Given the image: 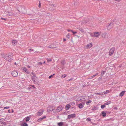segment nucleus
I'll return each mask as SVG.
<instances>
[{
	"instance_id": "nucleus-1",
	"label": "nucleus",
	"mask_w": 126,
	"mask_h": 126,
	"mask_svg": "<svg viewBox=\"0 0 126 126\" xmlns=\"http://www.w3.org/2000/svg\"><path fill=\"white\" fill-rule=\"evenodd\" d=\"M12 56V54L11 53H9L8 55H3L2 56L3 58L6 61L9 62H10L11 60Z\"/></svg>"
},
{
	"instance_id": "nucleus-2",
	"label": "nucleus",
	"mask_w": 126,
	"mask_h": 126,
	"mask_svg": "<svg viewBox=\"0 0 126 126\" xmlns=\"http://www.w3.org/2000/svg\"><path fill=\"white\" fill-rule=\"evenodd\" d=\"M42 13L47 19L48 20L50 19L51 17V16L50 14L46 13L45 12H43Z\"/></svg>"
},
{
	"instance_id": "nucleus-3",
	"label": "nucleus",
	"mask_w": 126,
	"mask_h": 126,
	"mask_svg": "<svg viewBox=\"0 0 126 126\" xmlns=\"http://www.w3.org/2000/svg\"><path fill=\"white\" fill-rule=\"evenodd\" d=\"M63 108L61 105H60L57 107V109L53 111V112L54 113H56L57 112H60L63 109Z\"/></svg>"
},
{
	"instance_id": "nucleus-4",
	"label": "nucleus",
	"mask_w": 126,
	"mask_h": 126,
	"mask_svg": "<svg viewBox=\"0 0 126 126\" xmlns=\"http://www.w3.org/2000/svg\"><path fill=\"white\" fill-rule=\"evenodd\" d=\"M79 98V99H78L77 101H86L87 100V96H80L78 97Z\"/></svg>"
},
{
	"instance_id": "nucleus-5",
	"label": "nucleus",
	"mask_w": 126,
	"mask_h": 126,
	"mask_svg": "<svg viewBox=\"0 0 126 126\" xmlns=\"http://www.w3.org/2000/svg\"><path fill=\"white\" fill-rule=\"evenodd\" d=\"M47 110L48 112H50L52 111H53H53L55 110V109L54 108L53 106H49L47 108Z\"/></svg>"
},
{
	"instance_id": "nucleus-6",
	"label": "nucleus",
	"mask_w": 126,
	"mask_h": 126,
	"mask_svg": "<svg viewBox=\"0 0 126 126\" xmlns=\"http://www.w3.org/2000/svg\"><path fill=\"white\" fill-rule=\"evenodd\" d=\"M76 116V114L75 113L72 114L68 115L67 119H69L70 118H74Z\"/></svg>"
},
{
	"instance_id": "nucleus-7",
	"label": "nucleus",
	"mask_w": 126,
	"mask_h": 126,
	"mask_svg": "<svg viewBox=\"0 0 126 126\" xmlns=\"http://www.w3.org/2000/svg\"><path fill=\"white\" fill-rule=\"evenodd\" d=\"M44 110L43 109H42L40 110L37 113V115L39 116L41 115L43 113Z\"/></svg>"
},
{
	"instance_id": "nucleus-8",
	"label": "nucleus",
	"mask_w": 126,
	"mask_h": 126,
	"mask_svg": "<svg viewBox=\"0 0 126 126\" xmlns=\"http://www.w3.org/2000/svg\"><path fill=\"white\" fill-rule=\"evenodd\" d=\"M115 50V48L113 47L111 48L109 51V55L110 56H111L114 53V51Z\"/></svg>"
},
{
	"instance_id": "nucleus-9",
	"label": "nucleus",
	"mask_w": 126,
	"mask_h": 126,
	"mask_svg": "<svg viewBox=\"0 0 126 126\" xmlns=\"http://www.w3.org/2000/svg\"><path fill=\"white\" fill-rule=\"evenodd\" d=\"M100 35V33L99 32H95L94 33V34L93 35H91V36L94 37H98Z\"/></svg>"
},
{
	"instance_id": "nucleus-10",
	"label": "nucleus",
	"mask_w": 126,
	"mask_h": 126,
	"mask_svg": "<svg viewBox=\"0 0 126 126\" xmlns=\"http://www.w3.org/2000/svg\"><path fill=\"white\" fill-rule=\"evenodd\" d=\"M116 19L114 20L113 21H112L110 24L108 25V29H110L112 28L113 24V23L115 22Z\"/></svg>"
},
{
	"instance_id": "nucleus-11",
	"label": "nucleus",
	"mask_w": 126,
	"mask_h": 126,
	"mask_svg": "<svg viewBox=\"0 0 126 126\" xmlns=\"http://www.w3.org/2000/svg\"><path fill=\"white\" fill-rule=\"evenodd\" d=\"M12 74L14 77H16L18 75L17 72L16 71H13L12 73Z\"/></svg>"
},
{
	"instance_id": "nucleus-12",
	"label": "nucleus",
	"mask_w": 126,
	"mask_h": 126,
	"mask_svg": "<svg viewBox=\"0 0 126 126\" xmlns=\"http://www.w3.org/2000/svg\"><path fill=\"white\" fill-rule=\"evenodd\" d=\"M92 46V43H90L87 44L85 47V49H89L91 48Z\"/></svg>"
},
{
	"instance_id": "nucleus-13",
	"label": "nucleus",
	"mask_w": 126,
	"mask_h": 126,
	"mask_svg": "<svg viewBox=\"0 0 126 126\" xmlns=\"http://www.w3.org/2000/svg\"><path fill=\"white\" fill-rule=\"evenodd\" d=\"M5 13L9 16H12L14 14L12 12H6Z\"/></svg>"
},
{
	"instance_id": "nucleus-14",
	"label": "nucleus",
	"mask_w": 126,
	"mask_h": 126,
	"mask_svg": "<svg viewBox=\"0 0 126 126\" xmlns=\"http://www.w3.org/2000/svg\"><path fill=\"white\" fill-rule=\"evenodd\" d=\"M23 71L26 72L27 74H29L30 73L29 71L28 70H27L26 68L25 67L23 68Z\"/></svg>"
},
{
	"instance_id": "nucleus-15",
	"label": "nucleus",
	"mask_w": 126,
	"mask_h": 126,
	"mask_svg": "<svg viewBox=\"0 0 126 126\" xmlns=\"http://www.w3.org/2000/svg\"><path fill=\"white\" fill-rule=\"evenodd\" d=\"M126 92V91H122L121 93H120L119 96L121 97L123 96L124 94H125Z\"/></svg>"
},
{
	"instance_id": "nucleus-16",
	"label": "nucleus",
	"mask_w": 126,
	"mask_h": 126,
	"mask_svg": "<svg viewBox=\"0 0 126 126\" xmlns=\"http://www.w3.org/2000/svg\"><path fill=\"white\" fill-rule=\"evenodd\" d=\"M102 36L103 38H106L107 37V34L106 33H104L102 34Z\"/></svg>"
},
{
	"instance_id": "nucleus-17",
	"label": "nucleus",
	"mask_w": 126,
	"mask_h": 126,
	"mask_svg": "<svg viewBox=\"0 0 126 126\" xmlns=\"http://www.w3.org/2000/svg\"><path fill=\"white\" fill-rule=\"evenodd\" d=\"M70 108V105L69 104H67L66 105L65 108L66 110H68Z\"/></svg>"
},
{
	"instance_id": "nucleus-18",
	"label": "nucleus",
	"mask_w": 126,
	"mask_h": 126,
	"mask_svg": "<svg viewBox=\"0 0 126 126\" xmlns=\"http://www.w3.org/2000/svg\"><path fill=\"white\" fill-rule=\"evenodd\" d=\"M63 122H61L58 123L57 125L58 126H63Z\"/></svg>"
},
{
	"instance_id": "nucleus-19",
	"label": "nucleus",
	"mask_w": 126,
	"mask_h": 126,
	"mask_svg": "<svg viewBox=\"0 0 126 126\" xmlns=\"http://www.w3.org/2000/svg\"><path fill=\"white\" fill-rule=\"evenodd\" d=\"M31 116H27L25 118V121L26 122H28L30 120V117Z\"/></svg>"
},
{
	"instance_id": "nucleus-20",
	"label": "nucleus",
	"mask_w": 126,
	"mask_h": 126,
	"mask_svg": "<svg viewBox=\"0 0 126 126\" xmlns=\"http://www.w3.org/2000/svg\"><path fill=\"white\" fill-rule=\"evenodd\" d=\"M111 91L110 90H107L106 91H104L103 93H104V94H106L108 93H110Z\"/></svg>"
},
{
	"instance_id": "nucleus-21",
	"label": "nucleus",
	"mask_w": 126,
	"mask_h": 126,
	"mask_svg": "<svg viewBox=\"0 0 126 126\" xmlns=\"http://www.w3.org/2000/svg\"><path fill=\"white\" fill-rule=\"evenodd\" d=\"M102 115L104 117H105L106 116V114L104 111H102L101 112Z\"/></svg>"
},
{
	"instance_id": "nucleus-22",
	"label": "nucleus",
	"mask_w": 126,
	"mask_h": 126,
	"mask_svg": "<svg viewBox=\"0 0 126 126\" xmlns=\"http://www.w3.org/2000/svg\"><path fill=\"white\" fill-rule=\"evenodd\" d=\"M79 29V30L81 32L84 33V31L83 29L81 28H78Z\"/></svg>"
},
{
	"instance_id": "nucleus-23",
	"label": "nucleus",
	"mask_w": 126,
	"mask_h": 126,
	"mask_svg": "<svg viewBox=\"0 0 126 126\" xmlns=\"http://www.w3.org/2000/svg\"><path fill=\"white\" fill-rule=\"evenodd\" d=\"M17 41L15 40H13L12 41V43L13 44H15L17 43Z\"/></svg>"
},
{
	"instance_id": "nucleus-24",
	"label": "nucleus",
	"mask_w": 126,
	"mask_h": 126,
	"mask_svg": "<svg viewBox=\"0 0 126 126\" xmlns=\"http://www.w3.org/2000/svg\"><path fill=\"white\" fill-rule=\"evenodd\" d=\"M22 126H28V125L26 123L24 122L23 123L21 124Z\"/></svg>"
},
{
	"instance_id": "nucleus-25",
	"label": "nucleus",
	"mask_w": 126,
	"mask_h": 126,
	"mask_svg": "<svg viewBox=\"0 0 126 126\" xmlns=\"http://www.w3.org/2000/svg\"><path fill=\"white\" fill-rule=\"evenodd\" d=\"M79 107L80 109H81L83 108V105L82 104L80 103L79 105Z\"/></svg>"
},
{
	"instance_id": "nucleus-26",
	"label": "nucleus",
	"mask_w": 126,
	"mask_h": 126,
	"mask_svg": "<svg viewBox=\"0 0 126 126\" xmlns=\"http://www.w3.org/2000/svg\"><path fill=\"white\" fill-rule=\"evenodd\" d=\"M92 102V101L90 100H89L86 102V104L87 105H89V104L91 103Z\"/></svg>"
},
{
	"instance_id": "nucleus-27",
	"label": "nucleus",
	"mask_w": 126,
	"mask_h": 126,
	"mask_svg": "<svg viewBox=\"0 0 126 126\" xmlns=\"http://www.w3.org/2000/svg\"><path fill=\"white\" fill-rule=\"evenodd\" d=\"M105 73V71H102L101 72V76L102 77L103 75Z\"/></svg>"
},
{
	"instance_id": "nucleus-28",
	"label": "nucleus",
	"mask_w": 126,
	"mask_h": 126,
	"mask_svg": "<svg viewBox=\"0 0 126 126\" xmlns=\"http://www.w3.org/2000/svg\"><path fill=\"white\" fill-rule=\"evenodd\" d=\"M63 126H68V124L65 123V122H63Z\"/></svg>"
},
{
	"instance_id": "nucleus-29",
	"label": "nucleus",
	"mask_w": 126,
	"mask_h": 126,
	"mask_svg": "<svg viewBox=\"0 0 126 126\" xmlns=\"http://www.w3.org/2000/svg\"><path fill=\"white\" fill-rule=\"evenodd\" d=\"M111 103V102L110 101H109L108 102H107L105 103L104 104L105 105H108L109 104H110Z\"/></svg>"
},
{
	"instance_id": "nucleus-30",
	"label": "nucleus",
	"mask_w": 126,
	"mask_h": 126,
	"mask_svg": "<svg viewBox=\"0 0 126 126\" xmlns=\"http://www.w3.org/2000/svg\"><path fill=\"white\" fill-rule=\"evenodd\" d=\"M106 107L105 105L104 104V105H102L101 106V108L102 109H104V108Z\"/></svg>"
},
{
	"instance_id": "nucleus-31",
	"label": "nucleus",
	"mask_w": 126,
	"mask_h": 126,
	"mask_svg": "<svg viewBox=\"0 0 126 126\" xmlns=\"http://www.w3.org/2000/svg\"><path fill=\"white\" fill-rule=\"evenodd\" d=\"M91 120V118L89 117L86 120V121L87 122H89V121H90Z\"/></svg>"
},
{
	"instance_id": "nucleus-32",
	"label": "nucleus",
	"mask_w": 126,
	"mask_h": 126,
	"mask_svg": "<svg viewBox=\"0 0 126 126\" xmlns=\"http://www.w3.org/2000/svg\"><path fill=\"white\" fill-rule=\"evenodd\" d=\"M66 75H65V74H64L62 75L61 76V78H65V77H66Z\"/></svg>"
},
{
	"instance_id": "nucleus-33",
	"label": "nucleus",
	"mask_w": 126,
	"mask_h": 126,
	"mask_svg": "<svg viewBox=\"0 0 126 126\" xmlns=\"http://www.w3.org/2000/svg\"><path fill=\"white\" fill-rule=\"evenodd\" d=\"M61 63L62 64L64 65L65 64V63L64 60H63L62 61Z\"/></svg>"
},
{
	"instance_id": "nucleus-34",
	"label": "nucleus",
	"mask_w": 126,
	"mask_h": 126,
	"mask_svg": "<svg viewBox=\"0 0 126 126\" xmlns=\"http://www.w3.org/2000/svg\"><path fill=\"white\" fill-rule=\"evenodd\" d=\"M32 80L34 82L35 81V78L33 76H32Z\"/></svg>"
},
{
	"instance_id": "nucleus-35",
	"label": "nucleus",
	"mask_w": 126,
	"mask_h": 126,
	"mask_svg": "<svg viewBox=\"0 0 126 126\" xmlns=\"http://www.w3.org/2000/svg\"><path fill=\"white\" fill-rule=\"evenodd\" d=\"M48 47L49 48H55L54 47H52V45H51L49 46Z\"/></svg>"
},
{
	"instance_id": "nucleus-36",
	"label": "nucleus",
	"mask_w": 126,
	"mask_h": 126,
	"mask_svg": "<svg viewBox=\"0 0 126 126\" xmlns=\"http://www.w3.org/2000/svg\"><path fill=\"white\" fill-rule=\"evenodd\" d=\"M70 34H67L66 35V37L68 38L69 39L70 38Z\"/></svg>"
},
{
	"instance_id": "nucleus-37",
	"label": "nucleus",
	"mask_w": 126,
	"mask_h": 126,
	"mask_svg": "<svg viewBox=\"0 0 126 126\" xmlns=\"http://www.w3.org/2000/svg\"><path fill=\"white\" fill-rule=\"evenodd\" d=\"M46 116H43L41 117V119H42L46 118Z\"/></svg>"
},
{
	"instance_id": "nucleus-38",
	"label": "nucleus",
	"mask_w": 126,
	"mask_h": 126,
	"mask_svg": "<svg viewBox=\"0 0 126 126\" xmlns=\"http://www.w3.org/2000/svg\"><path fill=\"white\" fill-rule=\"evenodd\" d=\"M47 61L48 62H50L52 60L51 59H47Z\"/></svg>"
},
{
	"instance_id": "nucleus-39",
	"label": "nucleus",
	"mask_w": 126,
	"mask_h": 126,
	"mask_svg": "<svg viewBox=\"0 0 126 126\" xmlns=\"http://www.w3.org/2000/svg\"><path fill=\"white\" fill-rule=\"evenodd\" d=\"M71 32H72L73 33V34H74L77 33V32H74L73 30L71 31Z\"/></svg>"
},
{
	"instance_id": "nucleus-40",
	"label": "nucleus",
	"mask_w": 126,
	"mask_h": 126,
	"mask_svg": "<svg viewBox=\"0 0 126 126\" xmlns=\"http://www.w3.org/2000/svg\"><path fill=\"white\" fill-rule=\"evenodd\" d=\"M96 94H98L99 95H103V94L102 93H97Z\"/></svg>"
},
{
	"instance_id": "nucleus-41",
	"label": "nucleus",
	"mask_w": 126,
	"mask_h": 126,
	"mask_svg": "<svg viewBox=\"0 0 126 126\" xmlns=\"http://www.w3.org/2000/svg\"><path fill=\"white\" fill-rule=\"evenodd\" d=\"M42 120V119H41V117L40 118H39L38 120V122H40Z\"/></svg>"
},
{
	"instance_id": "nucleus-42",
	"label": "nucleus",
	"mask_w": 126,
	"mask_h": 126,
	"mask_svg": "<svg viewBox=\"0 0 126 126\" xmlns=\"http://www.w3.org/2000/svg\"><path fill=\"white\" fill-rule=\"evenodd\" d=\"M10 107H4V109H8Z\"/></svg>"
},
{
	"instance_id": "nucleus-43",
	"label": "nucleus",
	"mask_w": 126,
	"mask_h": 126,
	"mask_svg": "<svg viewBox=\"0 0 126 126\" xmlns=\"http://www.w3.org/2000/svg\"><path fill=\"white\" fill-rule=\"evenodd\" d=\"M73 79L72 78H71L69 79H68L67 81H70L72 80Z\"/></svg>"
},
{
	"instance_id": "nucleus-44",
	"label": "nucleus",
	"mask_w": 126,
	"mask_h": 126,
	"mask_svg": "<svg viewBox=\"0 0 126 126\" xmlns=\"http://www.w3.org/2000/svg\"><path fill=\"white\" fill-rule=\"evenodd\" d=\"M1 123H2V125H6V123L5 122H2Z\"/></svg>"
},
{
	"instance_id": "nucleus-45",
	"label": "nucleus",
	"mask_w": 126,
	"mask_h": 126,
	"mask_svg": "<svg viewBox=\"0 0 126 126\" xmlns=\"http://www.w3.org/2000/svg\"><path fill=\"white\" fill-rule=\"evenodd\" d=\"M32 73L34 77H36V76L35 75V74L33 72H32Z\"/></svg>"
},
{
	"instance_id": "nucleus-46",
	"label": "nucleus",
	"mask_w": 126,
	"mask_h": 126,
	"mask_svg": "<svg viewBox=\"0 0 126 126\" xmlns=\"http://www.w3.org/2000/svg\"><path fill=\"white\" fill-rule=\"evenodd\" d=\"M29 52H31V51H31V50H32V51H33V49H29Z\"/></svg>"
},
{
	"instance_id": "nucleus-47",
	"label": "nucleus",
	"mask_w": 126,
	"mask_h": 126,
	"mask_svg": "<svg viewBox=\"0 0 126 126\" xmlns=\"http://www.w3.org/2000/svg\"><path fill=\"white\" fill-rule=\"evenodd\" d=\"M92 110H96V109L95 107H94V108L92 109Z\"/></svg>"
},
{
	"instance_id": "nucleus-48",
	"label": "nucleus",
	"mask_w": 126,
	"mask_h": 126,
	"mask_svg": "<svg viewBox=\"0 0 126 126\" xmlns=\"http://www.w3.org/2000/svg\"><path fill=\"white\" fill-rule=\"evenodd\" d=\"M1 19H4V20H6V19L5 18H3V17H1Z\"/></svg>"
},
{
	"instance_id": "nucleus-49",
	"label": "nucleus",
	"mask_w": 126,
	"mask_h": 126,
	"mask_svg": "<svg viewBox=\"0 0 126 126\" xmlns=\"http://www.w3.org/2000/svg\"><path fill=\"white\" fill-rule=\"evenodd\" d=\"M75 103H71V105H75Z\"/></svg>"
},
{
	"instance_id": "nucleus-50",
	"label": "nucleus",
	"mask_w": 126,
	"mask_h": 126,
	"mask_svg": "<svg viewBox=\"0 0 126 126\" xmlns=\"http://www.w3.org/2000/svg\"><path fill=\"white\" fill-rule=\"evenodd\" d=\"M52 75H51L50 76H49V79H50L51 78V77H52Z\"/></svg>"
},
{
	"instance_id": "nucleus-51",
	"label": "nucleus",
	"mask_w": 126,
	"mask_h": 126,
	"mask_svg": "<svg viewBox=\"0 0 126 126\" xmlns=\"http://www.w3.org/2000/svg\"><path fill=\"white\" fill-rule=\"evenodd\" d=\"M41 4L40 3L39 4V6H38L39 8H40L41 7Z\"/></svg>"
},
{
	"instance_id": "nucleus-52",
	"label": "nucleus",
	"mask_w": 126,
	"mask_h": 126,
	"mask_svg": "<svg viewBox=\"0 0 126 126\" xmlns=\"http://www.w3.org/2000/svg\"><path fill=\"white\" fill-rule=\"evenodd\" d=\"M72 30H69V29H68L67 30V31L68 32H71V31H72Z\"/></svg>"
},
{
	"instance_id": "nucleus-53",
	"label": "nucleus",
	"mask_w": 126,
	"mask_h": 126,
	"mask_svg": "<svg viewBox=\"0 0 126 126\" xmlns=\"http://www.w3.org/2000/svg\"><path fill=\"white\" fill-rule=\"evenodd\" d=\"M27 67L28 68H30L31 67L29 65H27Z\"/></svg>"
},
{
	"instance_id": "nucleus-54",
	"label": "nucleus",
	"mask_w": 126,
	"mask_h": 126,
	"mask_svg": "<svg viewBox=\"0 0 126 126\" xmlns=\"http://www.w3.org/2000/svg\"><path fill=\"white\" fill-rule=\"evenodd\" d=\"M98 74V73H97L96 74H95L94 75V76H96Z\"/></svg>"
},
{
	"instance_id": "nucleus-55",
	"label": "nucleus",
	"mask_w": 126,
	"mask_h": 126,
	"mask_svg": "<svg viewBox=\"0 0 126 126\" xmlns=\"http://www.w3.org/2000/svg\"><path fill=\"white\" fill-rule=\"evenodd\" d=\"M63 41V42H65L66 41V39H65L64 38Z\"/></svg>"
},
{
	"instance_id": "nucleus-56",
	"label": "nucleus",
	"mask_w": 126,
	"mask_h": 126,
	"mask_svg": "<svg viewBox=\"0 0 126 126\" xmlns=\"http://www.w3.org/2000/svg\"><path fill=\"white\" fill-rule=\"evenodd\" d=\"M102 77H99V78H98V79H99V80H100V79H102Z\"/></svg>"
},
{
	"instance_id": "nucleus-57",
	"label": "nucleus",
	"mask_w": 126,
	"mask_h": 126,
	"mask_svg": "<svg viewBox=\"0 0 126 126\" xmlns=\"http://www.w3.org/2000/svg\"><path fill=\"white\" fill-rule=\"evenodd\" d=\"M0 126H2V123L1 122L0 123Z\"/></svg>"
},
{
	"instance_id": "nucleus-58",
	"label": "nucleus",
	"mask_w": 126,
	"mask_h": 126,
	"mask_svg": "<svg viewBox=\"0 0 126 126\" xmlns=\"http://www.w3.org/2000/svg\"><path fill=\"white\" fill-rule=\"evenodd\" d=\"M8 112L9 113H11V112H10V110H8Z\"/></svg>"
},
{
	"instance_id": "nucleus-59",
	"label": "nucleus",
	"mask_w": 126,
	"mask_h": 126,
	"mask_svg": "<svg viewBox=\"0 0 126 126\" xmlns=\"http://www.w3.org/2000/svg\"><path fill=\"white\" fill-rule=\"evenodd\" d=\"M79 96H77V98H78V99H77V101H78L77 100L78 99H79V98L78 97H79Z\"/></svg>"
},
{
	"instance_id": "nucleus-60",
	"label": "nucleus",
	"mask_w": 126,
	"mask_h": 126,
	"mask_svg": "<svg viewBox=\"0 0 126 126\" xmlns=\"http://www.w3.org/2000/svg\"><path fill=\"white\" fill-rule=\"evenodd\" d=\"M32 87H33V88H35V87H34V86L33 85L32 86Z\"/></svg>"
},
{
	"instance_id": "nucleus-61",
	"label": "nucleus",
	"mask_w": 126,
	"mask_h": 126,
	"mask_svg": "<svg viewBox=\"0 0 126 126\" xmlns=\"http://www.w3.org/2000/svg\"><path fill=\"white\" fill-rule=\"evenodd\" d=\"M74 4L76 5H77V4L76 3V2H75Z\"/></svg>"
},
{
	"instance_id": "nucleus-62",
	"label": "nucleus",
	"mask_w": 126,
	"mask_h": 126,
	"mask_svg": "<svg viewBox=\"0 0 126 126\" xmlns=\"http://www.w3.org/2000/svg\"><path fill=\"white\" fill-rule=\"evenodd\" d=\"M39 64H41V65L42 64V63H41V62H39Z\"/></svg>"
},
{
	"instance_id": "nucleus-63",
	"label": "nucleus",
	"mask_w": 126,
	"mask_h": 126,
	"mask_svg": "<svg viewBox=\"0 0 126 126\" xmlns=\"http://www.w3.org/2000/svg\"><path fill=\"white\" fill-rule=\"evenodd\" d=\"M94 77H95V76H94V75H93L92 77V78H93Z\"/></svg>"
},
{
	"instance_id": "nucleus-64",
	"label": "nucleus",
	"mask_w": 126,
	"mask_h": 126,
	"mask_svg": "<svg viewBox=\"0 0 126 126\" xmlns=\"http://www.w3.org/2000/svg\"><path fill=\"white\" fill-rule=\"evenodd\" d=\"M13 112H14V111H13V110H12V113H13Z\"/></svg>"
}]
</instances>
